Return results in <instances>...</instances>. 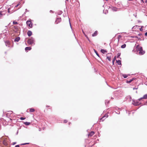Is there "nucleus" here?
Segmentation results:
<instances>
[{"mask_svg": "<svg viewBox=\"0 0 147 147\" xmlns=\"http://www.w3.org/2000/svg\"><path fill=\"white\" fill-rule=\"evenodd\" d=\"M3 144L5 145H7L8 144V142L6 140H4L3 141Z\"/></svg>", "mask_w": 147, "mask_h": 147, "instance_id": "obj_10", "label": "nucleus"}, {"mask_svg": "<svg viewBox=\"0 0 147 147\" xmlns=\"http://www.w3.org/2000/svg\"><path fill=\"white\" fill-rule=\"evenodd\" d=\"M31 21V19H29L26 22L27 25L29 28H32L33 26V24Z\"/></svg>", "mask_w": 147, "mask_h": 147, "instance_id": "obj_2", "label": "nucleus"}, {"mask_svg": "<svg viewBox=\"0 0 147 147\" xmlns=\"http://www.w3.org/2000/svg\"><path fill=\"white\" fill-rule=\"evenodd\" d=\"M20 37H16L14 40V41L15 42H18L20 40Z\"/></svg>", "mask_w": 147, "mask_h": 147, "instance_id": "obj_13", "label": "nucleus"}, {"mask_svg": "<svg viewBox=\"0 0 147 147\" xmlns=\"http://www.w3.org/2000/svg\"><path fill=\"white\" fill-rule=\"evenodd\" d=\"M133 80V79H131L130 80H127L126 82L127 83H130Z\"/></svg>", "mask_w": 147, "mask_h": 147, "instance_id": "obj_18", "label": "nucleus"}, {"mask_svg": "<svg viewBox=\"0 0 147 147\" xmlns=\"http://www.w3.org/2000/svg\"><path fill=\"white\" fill-rule=\"evenodd\" d=\"M105 0L106 1H108L109 0Z\"/></svg>", "mask_w": 147, "mask_h": 147, "instance_id": "obj_43", "label": "nucleus"}, {"mask_svg": "<svg viewBox=\"0 0 147 147\" xmlns=\"http://www.w3.org/2000/svg\"><path fill=\"white\" fill-rule=\"evenodd\" d=\"M94 51L95 53H96V54L98 56H99V55L98 53L94 49Z\"/></svg>", "mask_w": 147, "mask_h": 147, "instance_id": "obj_23", "label": "nucleus"}, {"mask_svg": "<svg viewBox=\"0 0 147 147\" xmlns=\"http://www.w3.org/2000/svg\"><path fill=\"white\" fill-rule=\"evenodd\" d=\"M51 11V12H52V11L51 10V11Z\"/></svg>", "mask_w": 147, "mask_h": 147, "instance_id": "obj_41", "label": "nucleus"}, {"mask_svg": "<svg viewBox=\"0 0 147 147\" xmlns=\"http://www.w3.org/2000/svg\"><path fill=\"white\" fill-rule=\"evenodd\" d=\"M123 76L124 78H127V77H128V75L126 74H123Z\"/></svg>", "mask_w": 147, "mask_h": 147, "instance_id": "obj_22", "label": "nucleus"}, {"mask_svg": "<svg viewBox=\"0 0 147 147\" xmlns=\"http://www.w3.org/2000/svg\"><path fill=\"white\" fill-rule=\"evenodd\" d=\"M66 0L68 1V0Z\"/></svg>", "mask_w": 147, "mask_h": 147, "instance_id": "obj_45", "label": "nucleus"}, {"mask_svg": "<svg viewBox=\"0 0 147 147\" xmlns=\"http://www.w3.org/2000/svg\"><path fill=\"white\" fill-rule=\"evenodd\" d=\"M139 27V26H135L132 28V29L133 30V31L138 30Z\"/></svg>", "mask_w": 147, "mask_h": 147, "instance_id": "obj_7", "label": "nucleus"}, {"mask_svg": "<svg viewBox=\"0 0 147 147\" xmlns=\"http://www.w3.org/2000/svg\"><path fill=\"white\" fill-rule=\"evenodd\" d=\"M112 57V54L111 53H109L107 54V59H108L109 61L111 60V58Z\"/></svg>", "mask_w": 147, "mask_h": 147, "instance_id": "obj_3", "label": "nucleus"}, {"mask_svg": "<svg viewBox=\"0 0 147 147\" xmlns=\"http://www.w3.org/2000/svg\"><path fill=\"white\" fill-rule=\"evenodd\" d=\"M94 131H91L88 134L89 136H92L94 134Z\"/></svg>", "mask_w": 147, "mask_h": 147, "instance_id": "obj_11", "label": "nucleus"}, {"mask_svg": "<svg viewBox=\"0 0 147 147\" xmlns=\"http://www.w3.org/2000/svg\"><path fill=\"white\" fill-rule=\"evenodd\" d=\"M16 142H13V145H14L16 144Z\"/></svg>", "mask_w": 147, "mask_h": 147, "instance_id": "obj_37", "label": "nucleus"}, {"mask_svg": "<svg viewBox=\"0 0 147 147\" xmlns=\"http://www.w3.org/2000/svg\"><path fill=\"white\" fill-rule=\"evenodd\" d=\"M145 36H147V32H146L145 33Z\"/></svg>", "mask_w": 147, "mask_h": 147, "instance_id": "obj_34", "label": "nucleus"}, {"mask_svg": "<svg viewBox=\"0 0 147 147\" xmlns=\"http://www.w3.org/2000/svg\"><path fill=\"white\" fill-rule=\"evenodd\" d=\"M24 124L26 125H29L30 124V123L26 122H24Z\"/></svg>", "mask_w": 147, "mask_h": 147, "instance_id": "obj_17", "label": "nucleus"}, {"mask_svg": "<svg viewBox=\"0 0 147 147\" xmlns=\"http://www.w3.org/2000/svg\"><path fill=\"white\" fill-rule=\"evenodd\" d=\"M15 147H19V145H16L15 146Z\"/></svg>", "mask_w": 147, "mask_h": 147, "instance_id": "obj_35", "label": "nucleus"}, {"mask_svg": "<svg viewBox=\"0 0 147 147\" xmlns=\"http://www.w3.org/2000/svg\"><path fill=\"white\" fill-rule=\"evenodd\" d=\"M138 35L140 36H143L142 34H139Z\"/></svg>", "mask_w": 147, "mask_h": 147, "instance_id": "obj_33", "label": "nucleus"}, {"mask_svg": "<svg viewBox=\"0 0 147 147\" xmlns=\"http://www.w3.org/2000/svg\"><path fill=\"white\" fill-rule=\"evenodd\" d=\"M112 10L115 11H116L117 10V7H113Z\"/></svg>", "mask_w": 147, "mask_h": 147, "instance_id": "obj_16", "label": "nucleus"}, {"mask_svg": "<svg viewBox=\"0 0 147 147\" xmlns=\"http://www.w3.org/2000/svg\"><path fill=\"white\" fill-rule=\"evenodd\" d=\"M2 15H2V11H0V15L2 16Z\"/></svg>", "mask_w": 147, "mask_h": 147, "instance_id": "obj_31", "label": "nucleus"}, {"mask_svg": "<svg viewBox=\"0 0 147 147\" xmlns=\"http://www.w3.org/2000/svg\"><path fill=\"white\" fill-rule=\"evenodd\" d=\"M50 107V106H49L47 105H46V107Z\"/></svg>", "mask_w": 147, "mask_h": 147, "instance_id": "obj_39", "label": "nucleus"}, {"mask_svg": "<svg viewBox=\"0 0 147 147\" xmlns=\"http://www.w3.org/2000/svg\"><path fill=\"white\" fill-rule=\"evenodd\" d=\"M35 111V109L34 108H31L29 109V111L30 112H33Z\"/></svg>", "mask_w": 147, "mask_h": 147, "instance_id": "obj_12", "label": "nucleus"}, {"mask_svg": "<svg viewBox=\"0 0 147 147\" xmlns=\"http://www.w3.org/2000/svg\"><path fill=\"white\" fill-rule=\"evenodd\" d=\"M31 49V48L30 47H26L25 48V50L26 51H27V50H30Z\"/></svg>", "mask_w": 147, "mask_h": 147, "instance_id": "obj_14", "label": "nucleus"}, {"mask_svg": "<svg viewBox=\"0 0 147 147\" xmlns=\"http://www.w3.org/2000/svg\"><path fill=\"white\" fill-rule=\"evenodd\" d=\"M116 61H117V63L118 64V65L121 64V62L120 60H119L118 61L117 60Z\"/></svg>", "mask_w": 147, "mask_h": 147, "instance_id": "obj_19", "label": "nucleus"}, {"mask_svg": "<svg viewBox=\"0 0 147 147\" xmlns=\"http://www.w3.org/2000/svg\"><path fill=\"white\" fill-rule=\"evenodd\" d=\"M98 34V32L97 31H95L92 34V36H97Z\"/></svg>", "mask_w": 147, "mask_h": 147, "instance_id": "obj_9", "label": "nucleus"}, {"mask_svg": "<svg viewBox=\"0 0 147 147\" xmlns=\"http://www.w3.org/2000/svg\"><path fill=\"white\" fill-rule=\"evenodd\" d=\"M144 98H145V99H146V98H147V94H145L144 96Z\"/></svg>", "mask_w": 147, "mask_h": 147, "instance_id": "obj_24", "label": "nucleus"}, {"mask_svg": "<svg viewBox=\"0 0 147 147\" xmlns=\"http://www.w3.org/2000/svg\"><path fill=\"white\" fill-rule=\"evenodd\" d=\"M143 27V26H142L140 28V31H142L143 30V28H142Z\"/></svg>", "mask_w": 147, "mask_h": 147, "instance_id": "obj_25", "label": "nucleus"}, {"mask_svg": "<svg viewBox=\"0 0 147 147\" xmlns=\"http://www.w3.org/2000/svg\"><path fill=\"white\" fill-rule=\"evenodd\" d=\"M26 119V118H24L23 117H21L20 118V119H21V120H24V119Z\"/></svg>", "mask_w": 147, "mask_h": 147, "instance_id": "obj_29", "label": "nucleus"}, {"mask_svg": "<svg viewBox=\"0 0 147 147\" xmlns=\"http://www.w3.org/2000/svg\"><path fill=\"white\" fill-rule=\"evenodd\" d=\"M120 54H120V53H118V54H117V57H119V56H120Z\"/></svg>", "mask_w": 147, "mask_h": 147, "instance_id": "obj_30", "label": "nucleus"}, {"mask_svg": "<svg viewBox=\"0 0 147 147\" xmlns=\"http://www.w3.org/2000/svg\"><path fill=\"white\" fill-rule=\"evenodd\" d=\"M100 51L101 53H104L106 52H107V51H106V50H105L104 49H102L100 50Z\"/></svg>", "mask_w": 147, "mask_h": 147, "instance_id": "obj_15", "label": "nucleus"}, {"mask_svg": "<svg viewBox=\"0 0 147 147\" xmlns=\"http://www.w3.org/2000/svg\"><path fill=\"white\" fill-rule=\"evenodd\" d=\"M20 3H19L16 6H15L16 7H17V6H18L20 5Z\"/></svg>", "mask_w": 147, "mask_h": 147, "instance_id": "obj_32", "label": "nucleus"}, {"mask_svg": "<svg viewBox=\"0 0 147 147\" xmlns=\"http://www.w3.org/2000/svg\"><path fill=\"white\" fill-rule=\"evenodd\" d=\"M13 24H18V23L16 22L13 21Z\"/></svg>", "mask_w": 147, "mask_h": 147, "instance_id": "obj_26", "label": "nucleus"}, {"mask_svg": "<svg viewBox=\"0 0 147 147\" xmlns=\"http://www.w3.org/2000/svg\"><path fill=\"white\" fill-rule=\"evenodd\" d=\"M51 11V12H52V11L51 10V11Z\"/></svg>", "mask_w": 147, "mask_h": 147, "instance_id": "obj_42", "label": "nucleus"}, {"mask_svg": "<svg viewBox=\"0 0 147 147\" xmlns=\"http://www.w3.org/2000/svg\"><path fill=\"white\" fill-rule=\"evenodd\" d=\"M116 59V57H115L114 58L112 61L113 64V65H114V62H115V60Z\"/></svg>", "mask_w": 147, "mask_h": 147, "instance_id": "obj_20", "label": "nucleus"}, {"mask_svg": "<svg viewBox=\"0 0 147 147\" xmlns=\"http://www.w3.org/2000/svg\"><path fill=\"white\" fill-rule=\"evenodd\" d=\"M128 0L130 1H131V0Z\"/></svg>", "mask_w": 147, "mask_h": 147, "instance_id": "obj_44", "label": "nucleus"}, {"mask_svg": "<svg viewBox=\"0 0 147 147\" xmlns=\"http://www.w3.org/2000/svg\"><path fill=\"white\" fill-rule=\"evenodd\" d=\"M67 122H68V121H67V120L65 119V120H64L63 122L64 123H66Z\"/></svg>", "mask_w": 147, "mask_h": 147, "instance_id": "obj_28", "label": "nucleus"}, {"mask_svg": "<svg viewBox=\"0 0 147 147\" xmlns=\"http://www.w3.org/2000/svg\"><path fill=\"white\" fill-rule=\"evenodd\" d=\"M28 35L29 36H31L32 34V32L30 31H28L27 32Z\"/></svg>", "mask_w": 147, "mask_h": 147, "instance_id": "obj_8", "label": "nucleus"}, {"mask_svg": "<svg viewBox=\"0 0 147 147\" xmlns=\"http://www.w3.org/2000/svg\"><path fill=\"white\" fill-rule=\"evenodd\" d=\"M108 117V115L107 114H106L104 116L102 117L100 119V121L102 120V121H103L105 120L106 118H107Z\"/></svg>", "mask_w": 147, "mask_h": 147, "instance_id": "obj_4", "label": "nucleus"}, {"mask_svg": "<svg viewBox=\"0 0 147 147\" xmlns=\"http://www.w3.org/2000/svg\"><path fill=\"white\" fill-rule=\"evenodd\" d=\"M136 51L137 52H139V53L140 55H142L145 53V52L143 50L142 47L139 45L136 47Z\"/></svg>", "mask_w": 147, "mask_h": 147, "instance_id": "obj_1", "label": "nucleus"}, {"mask_svg": "<svg viewBox=\"0 0 147 147\" xmlns=\"http://www.w3.org/2000/svg\"><path fill=\"white\" fill-rule=\"evenodd\" d=\"M142 99H144V96L142 97H141V98H140L138 100H139L140 101L142 100Z\"/></svg>", "mask_w": 147, "mask_h": 147, "instance_id": "obj_27", "label": "nucleus"}, {"mask_svg": "<svg viewBox=\"0 0 147 147\" xmlns=\"http://www.w3.org/2000/svg\"><path fill=\"white\" fill-rule=\"evenodd\" d=\"M33 40L32 38L29 39L28 40V43L29 45H32L33 43Z\"/></svg>", "mask_w": 147, "mask_h": 147, "instance_id": "obj_5", "label": "nucleus"}, {"mask_svg": "<svg viewBox=\"0 0 147 147\" xmlns=\"http://www.w3.org/2000/svg\"><path fill=\"white\" fill-rule=\"evenodd\" d=\"M118 37H121V36H120V35H119Z\"/></svg>", "mask_w": 147, "mask_h": 147, "instance_id": "obj_40", "label": "nucleus"}, {"mask_svg": "<svg viewBox=\"0 0 147 147\" xmlns=\"http://www.w3.org/2000/svg\"><path fill=\"white\" fill-rule=\"evenodd\" d=\"M61 19L60 17H58L57 18L55 22V24H58V23H59L61 21Z\"/></svg>", "mask_w": 147, "mask_h": 147, "instance_id": "obj_6", "label": "nucleus"}, {"mask_svg": "<svg viewBox=\"0 0 147 147\" xmlns=\"http://www.w3.org/2000/svg\"><path fill=\"white\" fill-rule=\"evenodd\" d=\"M8 12L9 13L10 12V11H9V9H8Z\"/></svg>", "mask_w": 147, "mask_h": 147, "instance_id": "obj_38", "label": "nucleus"}, {"mask_svg": "<svg viewBox=\"0 0 147 147\" xmlns=\"http://www.w3.org/2000/svg\"><path fill=\"white\" fill-rule=\"evenodd\" d=\"M125 47H126V44H124L122 45L121 46V47L122 48H124Z\"/></svg>", "mask_w": 147, "mask_h": 147, "instance_id": "obj_21", "label": "nucleus"}, {"mask_svg": "<svg viewBox=\"0 0 147 147\" xmlns=\"http://www.w3.org/2000/svg\"><path fill=\"white\" fill-rule=\"evenodd\" d=\"M28 144V143H24V144H22L21 145H24L26 144Z\"/></svg>", "mask_w": 147, "mask_h": 147, "instance_id": "obj_36", "label": "nucleus"}]
</instances>
